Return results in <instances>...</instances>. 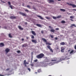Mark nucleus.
<instances>
[{
  "label": "nucleus",
  "instance_id": "nucleus-37",
  "mask_svg": "<svg viewBox=\"0 0 76 76\" xmlns=\"http://www.w3.org/2000/svg\"><path fill=\"white\" fill-rule=\"evenodd\" d=\"M17 53H20V51L18 50L17 51Z\"/></svg>",
  "mask_w": 76,
  "mask_h": 76
},
{
  "label": "nucleus",
  "instance_id": "nucleus-57",
  "mask_svg": "<svg viewBox=\"0 0 76 76\" xmlns=\"http://www.w3.org/2000/svg\"><path fill=\"white\" fill-rule=\"evenodd\" d=\"M58 1H61V0H57Z\"/></svg>",
  "mask_w": 76,
  "mask_h": 76
},
{
  "label": "nucleus",
  "instance_id": "nucleus-50",
  "mask_svg": "<svg viewBox=\"0 0 76 76\" xmlns=\"http://www.w3.org/2000/svg\"><path fill=\"white\" fill-rule=\"evenodd\" d=\"M22 41H24V39L23 38L21 39Z\"/></svg>",
  "mask_w": 76,
  "mask_h": 76
},
{
  "label": "nucleus",
  "instance_id": "nucleus-28",
  "mask_svg": "<svg viewBox=\"0 0 76 76\" xmlns=\"http://www.w3.org/2000/svg\"><path fill=\"white\" fill-rule=\"evenodd\" d=\"M45 18L47 19H51V18L50 17H46Z\"/></svg>",
  "mask_w": 76,
  "mask_h": 76
},
{
  "label": "nucleus",
  "instance_id": "nucleus-1",
  "mask_svg": "<svg viewBox=\"0 0 76 76\" xmlns=\"http://www.w3.org/2000/svg\"><path fill=\"white\" fill-rule=\"evenodd\" d=\"M53 59L51 60V61H57L55 63H58L59 62H60L61 61H62L63 60H64V59L63 58H53Z\"/></svg>",
  "mask_w": 76,
  "mask_h": 76
},
{
  "label": "nucleus",
  "instance_id": "nucleus-3",
  "mask_svg": "<svg viewBox=\"0 0 76 76\" xmlns=\"http://www.w3.org/2000/svg\"><path fill=\"white\" fill-rule=\"evenodd\" d=\"M67 4H68V5H69V6H72L73 8L75 7H76V5L74 4H72L71 3H67Z\"/></svg>",
  "mask_w": 76,
  "mask_h": 76
},
{
  "label": "nucleus",
  "instance_id": "nucleus-63",
  "mask_svg": "<svg viewBox=\"0 0 76 76\" xmlns=\"http://www.w3.org/2000/svg\"><path fill=\"white\" fill-rule=\"evenodd\" d=\"M31 66H33V65L32 64L31 65Z\"/></svg>",
  "mask_w": 76,
  "mask_h": 76
},
{
  "label": "nucleus",
  "instance_id": "nucleus-21",
  "mask_svg": "<svg viewBox=\"0 0 76 76\" xmlns=\"http://www.w3.org/2000/svg\"><path fill=\"white\" fill-rule=\"evenodd\" d=\"M50 31L52 32H53V33H54L55 32V30L53 29H51L50 30Z\"/></svg>",
  "mask_w": 76,
  "mask_h": 76
},
{
  "label": "nucleus",
  "instance_id": "nucleus-46",
  "mask_svg": "<svg viewBox=\"0 0 76 76\" xmlns=\"http://www.w3.org/2000/svg\"><path fill=\"white\" fill-rule=\"evenodd\" d=\"M56 50H59V48L58 47H57L56 48Z\"/></svg>",
  "mask_w": 76,
  "mask_h": 76
},
{
  "label": "nucleus",
  "instance_id": "nucleus-51",
  "mask_svg": "<svg viewBox=\"0 0 76 76\" xmlns=\"http://www.w3.org/2000/svg\"><path fill=\"white\" fill-rule=\"evenodd\" d=\"M75 50H76V45L75 46Z\"/></svg>",
  "mask_w": 76,
  "mask_h": 76
},
{
  "label": "nucleus",
  "instance_id": "nucleus-54",
  "mask_svg": "<svg viewBox=\"0 0 76 76\" xmlns=\"http://www.w3.org/2000/svg\"><path fill=\"white\" fill-rule=\"evenodd\" d=\"M4 29H7V27H4Z\"/></svg>",
  "mask_w": 76,
  "mask_h": 76
},
{
  "label": "nucleus",
  "instance_id": "nucleus-52",
  "mask_svg": "<svg viewBox=\"0 0 76 76\" xmlns=\"http://www.w3.org/2000/svg\"><path fill=\"white\" fill-rule=\"evenodd\" d=\"M26 39H29V37H26Z\"/></svg>",
  "mask_w": 76,
  "mask_h": 76
},
{
  "label": "nucleus",
  "instance_id": "nucleus-26",
  "mask_svg": "<svg viewBox=\"0 0 76 76\" xmlns=\"http://www.w3.org/2000/svg\"><path fill=\"white\" fill-rule=\"evenodd\" d=\"M46 44H47L48 45H51V43H50L49 42H46Z\"/></svg>",
  "mask_w": 76,
  "mask_h": 76
},
{
  "label": "nucleus",
  "instance_id": "nucleus-44",
  "mask_svg": "<svg viewBox=\"0 0 76 76\" xmlns=\"http://www.w3.org/2000/svg\"><path fill=\"white\" fill-rule=\"evenodd\" d=\"M25 12H29V11L27 10H25Z\"/></svg>",
  "mask_w": 76,
  "mask_h": 76
},
{
  "label": "nucleus",
  "instance_id": "nucleus-18",
  "mask_svg": "<svg viewBox=\"0 0 76 76\" xmlns=\"http://www.w3.org/2000/svg\"><path fill=\"white\" fill-rule=\"evenodd\" d=\"M74 53V50H72L70 52L69 54H72V53Z\"/></svg>",
  "mask_w": 76,
  "mask_h": 76
},
{
  "label": "nucleus",
  "instance_id": "nucleus-7",
  "mask_svg": "<svg viewBox=\"0 0 76 76\" xmlns=\"http://www.w3.org/2000/svg\"><path fill=\"white\" fill-rule=\"evenodd\" d=\"M48 1L49 3H54V0H48Z\"/></svg>",
  "mask_w": 76,
  "mask_h": 76
},
{
  "label": "nucleus",
  "instance_id": "nucleus-13",
  "mask_svg": "<svg viewBox=\"0 0 76 76\" xmlns=\"http://www.w3.org/2000/svg\"><path fill=\"white\" fill-rule=\"evenodd\" d=\"M4 43H1L0 44V47H4Z\"/></svg>",
  "mask_w": 76,
  "mask_h": 76
},
{
  "label": "nucleus",
  "instance_id": "nucleus-41",
  "mask_svg": "<svg viewBox=\"0 0 76 76\" xmlns=\"http://www.w3.org/2000/svg\"><path fill=\"white\" fill-rule=\"evenodd\" d=\"M37 61H38V60L36 59L34 61V62H37Z\"/></svg>",
  "mask_w": 76,
  "mask_h": 76
},
{
  "label": "nucleus",
  "instance_id": "nucleus-24",
  "mask_svg": "<svg viewBox=\"0 0 76 76\" xmlns=\"http://www.w3.org/2000/svg\"><path fill=\"white\" fill-rule=\"evenodd\" d=\"M65 48H66L65 47H62L61 48V49H62V50H64Z\"/></svg>",
  "mask_w": 76,
  "mask_h": 76
},
{
  "label": "nucleus",
  "instance_id": "nucleus-29",
  "mask_svg": "<svg viewBox=\"0 0 76 76\" xmlns=\"http://www.w3.org/2000/svg\"><path fill=\"white\" fill-rule=\"evenodd\" d=\"M31 37L32 39H34V38H35V37H34V36H33V35H31Z\"/></svg>",
  "mask_w": 76,
  "mask_h": 76
},
{
  "label": "nucleus",
  "instance_id": "nucleus-48",
  "mask_svg": "<svg viewBox=\"0 0 76 76\" xmlns=\"http://www.w3.org/2000/svg\"><path fill=\"white\" fill-rule=\"evenodd\" d=\"M9 70H10V68H8V69H7L6 70H7V71Z\"/></svg>",
  "mask_w": 76,
  "mask_h": 76
},
{
  "label": "nucleus",
  "instance_id": "nucleus-61",
  "mask_svg": "<svg viewBox=\"0 0 76 76\" xmlns=\"http://www.w3.org/2000/svg\"><path fill=\"white\" fill-rule=\"evenodd\" d=\"M1 28V26H0V28Z\"/></svg>",
  "mask_w": 76,
  "mask_h": 76
},
{
  "label": "nucleus",
  "instance_id": "nucleus-45",
  "mask_svg": "<svg viewBox=\"0 0 76 76\" xmlns=\"http://www.w3.org/2000/svg\"><path fill=\"white\" fill-rule=\"evenodd\" d=\"M71 49H70L69 50H68V52H70V51H71Z\"/></svg>",
  "mask_w": 76,
  "mask_h": 76
},
{
  "label": "nucleus",
  "instance_id": "nucleus-27",
  "mask_svg": "<svg viewBox=\"0 0 76 76\" xmlns=\"http://www.w3.org/2000/svg\"><path fill=\"white\" fill-rule=\"evenodd\" d=\"M61 23H66V22H65L64 20H63L61 22Z\"/></svg>",
  "mask_w": 76,
  "mask_h": 76
},
{
  "label": "nucleus",
  "instance_id": "nucleus-22",
  "mask_svg": "<svg viewBox=\"0 0 76 76\" xmlns=\"http://www.w3.org/2000/svg\"><path fill=\"white\" fill-rule=\"evenodd\" d=\"M60 10L62 12H65V11H66V10L64 9H60Z\"/></svg>",
  "mask_w": 76,
  "mask_h": 76
},
{
  "label": "nucleus",
  "instance_id": "nucleus-38",
  "mask_svg": "<svg viewBox=\"0 0 76 76\" xmlns=\"http://www.w3.org/2000/svg\"><path fill=\"white\" fill-rule=\"evenodd\" d=\"M8 4H9V5H11V4L10 3V2L9 1V2H8Z\"/></svg>",
  "mask_w": 76,
  "mask_h": 76
},
{
  "label": "nucleus",
  "instance_id": "nucleus-32",
  "mask_svg": "<svg viewBox=\"0 0 76 76\" xmlns=\"http://www.w3.org/2000/svg\"><path fill=\"white\" fill-rule=\"evenodd\" d=\"M53 18L54 19H57L56 17H53Z\"/></svg>",
  "mask_w": 76,
  "mask_h": 76
},
{
  "label": "nucleus",
  "instance_id": "nucleus-16",
  "mask_svg": "<svg viewBox=\"0 0 76 76\" xmlns=\"http://www.w3.org/2000/svg\"><path fill=\"white\" fill-rule=\"evenodd\" d=\"M36 26H38V27H39L40 28H41V27H42V26H41V25L38 24H36Z\"/></svg>",
  "mask_w": 76,
  "mask_h": 76
},
{
  "label": "nucleus",
  "instance_id": "nucleus-17",
  "mask_svg": "<svg viewBox=\"0 0 76 76\" xmlns=\"http://www.w3.org/2000/svg\"><path fill=\"white\" fill-rule=\"evenodd\" d=\"M60 45H64L65 43L64 42H61L60 43Z\"/></svg>",
  "mask_w": 76,
  "mask_h": 76
},
{
  "label": "nucleus",
  "instance_id": "nucleus-2",
  "mask_svg": "<svg viewBox=\"0 0 76 76\" xmlns=\"http://www.w3.org/2000/svg\"><path fill=\"white\" fill-rule=\"evenodd\" d=\"M43 57H44V54L43 53H40L36 56L37 58L39 59L43 58Z\"/></svg>",
  "mask_w": 76,
  "mask_h": 76
},
{
  "label": "nucleus",
  "instance_id": "nucleus-62",
  "mask_svg": "<svg viewBox=\"0 0 76 76\" xmlns=\"http://www.w3.org/2000/svg\"><path fill=\"white\" fill-rule=\"evenodd\" d=\"M31 30H32V29H31Z\"/></svg>",
  "mask_w": 76,
  "mask_h": 76
},
{
  "label": "nucleus",
  "instance_id": "nucleus-35",
  "mask_svg": "<svg viewBox=\"0 0 76 76\" xmlns=\"http://www.w3.org/2000/svg\"><path fill=\"white\" fill-rule=\"evenodd\" d=\"M70 18L71 19H73V18H74V17H73V16H71L70 17Z\"/></svg>",
  "mask_w": 76,
  "mask_h": 76
},
{
  "label": "nucleus",
  "instance_id": "nucleus-55",
  "mask_svg": "<svg viewBox=\"0 0 76 76\" xmlns=\"http://www.w3.org/2000/svg\"><path fill=\"white\" fill-rule=\"evenodd\" d=\"M0 76H4V75H2L0 74Z\"/></svg>",
  "mask_w": 76,
  "mask_h": 76
},
{
  "label": "nucleus",
  "instance_id": "nucleus-31",
  "mask_svg": "<svg viewBox=\"0 0 76 76\" xmlns=\"http://www.w3.org/2000/svg\"><path fill=\"white\" fill-rule=\"evenodd\" d=\"M27 7H28L29 9H31V6L30 5H27Z\"/></svg>",
  "mask_w": 76,
  "mask_h": 76
},
{
  "label": "nucleus",
  "instance_id": "nucleus-36",
  "mask_svg": "<svg viewBox=\"0 0 76 76\" xmlns=\"http://www.w3.org/2000/svg\"><path fill=\"white\" fill-rule=\"evenodd\" d=\"M56 30V31H58L59 30V28H56L55 29Z\"/></svg>",
  "mask_w": 76,
  "mask_h": 76
},
{
  "label": "nucleus",
  "instance_id": "nucleus-4",
  "mask_svg": "<svg viewBox=\"0 0 76 76\" xmlns=\"http://www.w3.org/2000/svg\"><path fill=\"white\" fill-rule=\"evenodd\" d=\"M47 48L49 49L50 51V52H51L52 53H53V49L51 48V46H49V45H48L47 46Z\"/></svg>",
  "mask_w": 76,
  "mask_h": 76
},
{
  "label": "nucleus",
  "instance_id": "nucleus-14",
  "mask_svg": "<svg viewBox=\"0 0 76 76\" xmlns=\"http://www.w3.org/2000/svg\"><path fill=\"white\" fill-rule=\"evenodd\" d=\"M18 28H19V29H20V30H23V28H22V27H21V26H18Z\"/></svg>",
  "mask_w": 76,
  "mask_h": 76
},
{
  "label": "nucleus",
  "instance_id": "nucleus-47",
  "mask_svg": "<svg viewBox=\"0 0 76 76\" xmlns=\"http://www.w3.org/2000/svg\"><path fill=\"white\" fill-rule=\"evenodd\" d=\"M55 39L56 40H57L58 38H57V37H56L55 38Z\"/></svg>",
  "mask_w": 76,
  "mask_h": 76
},
{
  "label": "nucleus",
  "instance_id": "nucleus-9",
  "mask_svg": "<svg viewBox=\"0 0 76 76\" xmlns=\"http://www.w3.org/2000/svg\"><path fill=\"white\" fill-rule=\"evenodd\" d=\"M31 41L32 42H34V44L37 43V41L36 40L32 39Z\"/></svg>",
  "mask_w": 76,
  "mask_h": 76
},
{
  "label": "nucleus",
  "instance_id": "nucleus-40",
  "mask_svg": "<svg viewBox=\"0 0 76 76\" xmlns=\"http://www.w3.org/2000/svg\"><path fill=\"white\" fill-rule=\"evenodd\" d=\"M10 7L11 9H13V7H12V5H10Z\"/></svg>",
  "mask_w": 76,
  "mask_h": 76
},
{
  "label": "nucleus",
  "instance_id": "nucleus-6",
  "mask_svg": "<svg viewBox=\"0 0 76 76\" xmlns=\"http://www.w3.org/2000/svg\"><path fill=\"white\" fill-rule=\"evenodd\" d=\"M5 51L7 53H8L10 51V49L7 48V49H5Z\"/></svg>",
  "mask_w": 76,
  "mask_h": 76
},
{
  "label": "nucleus",
  "instance_id": "nucleus-11",
  "mask_svg": "<svg viewBox=\"0 0 76 76\" xmlns=\"http://www.w3.org/2000/svg\"><path fill=\"white\" fill-rule=\"evenodd\" d=\"M24 63L25 65V66H26V64H29L28 62H26V60L24 61Z\"/></svg>",
  "mask_w": 76,
  "mask_h": 76
},
{
  "label": "nucleus",
  "instance_id": "nucleus-43",
  "mask_svg": "<svg viewBox=\"0 0 76 76\" xmlns=\"http://www.w3.org/2000/svg\"><path fill=\"white\" fill-rule=\"evenodd\" d=\"M49 28H51V29H52V28H53V27H51V26H49Z\"/></svg>",
  "mask_w": 76,
  "mask_h": 76
},
{
  "label": "nucleus",
  "instance_id": "nucleus-49",
  "mask_svg": "<svg viewBox=\"0 0 76 76\" xmlns=\"http://www.w3.org/2000/svg\"><path fill=\"white\" fill-rule=\"evenodd\" d=\"M41 33H42V34H44V31H41Z\"/></svg>",
  "mask_w": 76,
  "mask_h": 76
},
{
  "label": "nucleus",
  "instance_id": "nucleus-20",
  "mask_svg": "<svg viewBox=\"0 0 76 76\" xmlns=\"http://www.w3.org/2000/svg\"><path fill=\"white\" fill-rule=\"evenodd\" d=\"M42 40H43L44 42H47V40L44 38H42Z\"/></svg>",
  "mask_w": 76,
  "mask_h": 76
},
{
  "label": "nucleus",
  "instance_id": "nucleus-23",
  "mask_svg": "<svg viewBox=\"0 0 76 76\" xmlns=\"http://www.w3.org/2000/svg\"><path fill=\"white\" fill-rule=\"evenodd\" d=\"M9 37H10V38H12V36L11 35V34L10 33L9 34Z\"/></svg>",
  "mask_w": 76,
  "mask_h": 76
},
{
  "label": "nucleus",
  "instance_id": "nucleus-56",
  "mask_svg": "<svg viewBox=\"0 0 76 76\" xmlns=\"http://www.w3.org/2000/svg\"><path fill=\"white\" fill-rule=\"evenodd\" d=\"M73 10H75V11H76V10L75 9H73Z\"/></svg>",
  "mask_w": 76,
  "mask_h": 76
},
{
  "label": "nucleus",
  "instance_id": "nucleus-58",
  "mask_svg": "<svg viewBox=\"0 0 76 76\" xmlns=\"http://www.w3.org/2000/svg\"><path fill=\"white\" fill-rule=\"evenodd\" d=\"M70 20H71V21H73V20L71 19Z\"/></svg>",
  "mask_w": 76,
  "mask_h": 76
},
{
  "label": "nucleus",
  "instance_id": "nucleus-33",
  "mask_svg": "<svg viewBox=\"0 0 76 76\" xmlns=\"http://www.w3.org/2000/svg\"><path fill=\"white\" fill-rule=\"evenodd\" d=\"M64 50H63V49H61V53H64Z\"/></svg>",
  "mask_w": 76,
  "mask_h": 76
},
{
  "label": "nucleus",
  "instance_id": "nucleus-59",
  "mask_svg": "<svg viewBox=\"0 0 76 76\" xmlns=\"http://www.w3.org/2000/svg\"><path fill=\"white\" fill-rule=\"evenodd\" d=\"M35 73H36V74H37V72H35Z\"/></svg>",
  "mask_w": 76,
  "mask_h": 76
},
{
  "label": "nucleus",
  "instance_id": "nucleus-25",
  "mask_svg": "<svg viewBox=\"0 0 76 76\" xmlns=\"http://www.w3.org/2000/svg\"><path fill=\"white\" fill-rule=\"evenodd\" d=\"M46 44H47L48 45H51V43H50L49 42H46Z\"/></svg>",
  "mask_w": 76,
  "mask_h": 76
},
{
  "label": "nucleus",
  "instance_id": "nucleus-53",
  "mask_svg": "<svg viewBox=\"0 0 76 76\" xmlns=\"http://www.w3.org/2000/svg\"><path fill=\"white\" fill-rule=\"evenodd\" d=\"M25 25H27V24H28V23H27V22H26L25 23Z\"/></svg>",
  "mask_w": 76,
  "mask_h": 76
},
{
  "label": "nucleus",
  "instance_id": "nucleus-8",
  "mask_svg": "<svg viewBox=\"0 0 76 76\" xmlns=\"http://www.w3.org/2000/svg\"><path fill=\"white\" fill-rule=\"evenodd\" d=\"M16 18H17V16H12L10 17V19H16Z\"/></svg>",
  "mask_w": 76,
  "mask_h": 76
},
{
  "label": "nucleus",
  "instance_id": "nucleus-60",
  "mask_svg": "<svg viewBox=\"0 0 76 76\" xmlns=\"http://www.w3.org/2000/svg\"><path fill=\"white\" fill-rule=\"evenodd\" d=\"M45 58H46V59H47V57H46Z\"/></svg>",
  "mask_w": 76,
  "mask_h": 76
},
{
  "label": "nucleus",
  "instance_id": "nucleus-10",
  "mask_svg": "<svg viewBox=\"0 0 76 76\" xmlns=\"http://www.w3.org/2000/svg\"><path fill=\"white\" fill-rule=\"evenodd\" d=\"M31 33L32 34H33V35H34V36H36V35H37V34H36L35 33V32L34 31H32Z\"/></svg>",
  "mask_w": 76,
  "mask_h": 76
},
{
  "label": "nucleus",
  "instance_id": "nucleus-15",
  "mask_svg": "<svg viewBox=\"0 0 76 76\" xmlns=\"http://www.w3.org/2000/svg\"><path fill=\"white\" fill-rule=\"evenodd\" d=\"M73 26H75V28H76V25L75 24H72L71 26V28H74Z\"/></svg>",
  "mask_w": 76,
  "mask_h": 76
},
{
  "label": "nucleus",
  "instance_id": "nucleus-12",
  "mask_svg": "<svg viewBox=\"0 0 76 76\" xmlns=\"http://www.w3.org/2000/svg\"><path fill=\"white\" fill-rule=\"evenodd\" d=\"M37 16L39 18H40V19H42V20H43V19H44V18L42 17L40 15H37Z\"/></svg>",
  "mask_w": 76,
  "mask_h": 76
},
{
  "label": "nucleus",
  "instance_id": "nucleus-30",
  "mask_svg": "<svg viewBox=\"0 0 76 76\" xmlns=\"http://www.w3.org/2000/svg\"><path fill=\"white\" fill-rule=\"evenodd\" d=\"M50 36L52 38H54V35H50Z\"/></svg>",
  "mask_w": 76,
  "mask_h": 76
},
{
  "label": "nucleus",
  "instance_id": "nucleus-5",
  "mask_svg": "<svg viewBox=\"0 0 76 76\" xmlns=\"http://www.w3.org/2000/svg\"><path fill=\"white\" fill-rule=\"evenodd\" d=\"M19 13L20 15H22V16H26V14H25L24 13L22 12H19Z\"/></svg>",
  "mask_w": 76,
  "mask_h": 76
},
{
  "label": "nucleus",
  "instance_id": "nucleus-19",
  "mask_svg": "<svg viewBox=\"0 0 76 76\" xmlns=\"http://www.w3.org/2000/svg\"><path fill=\"white\" fill-rule=\"evenodd\" d=\"M27 46V44H24V45H22L23 47H26Z\"/></svg>",
  "mask_w": 76,
  "mask_h": 76
},
{
  "label": "nucleus",
  "instance_id": "nucleus-42",
  "mask_svg": "<svg viewBox=\"0 0 76 76\" xmlns=\"http://www.w3.org/2000/svg\"><path fill=\"white\" fill-rule=\"evenodd\" d=\"M61 16H58L57 17V18H61Z\"/></svg>",
  "mask_w": 76,
  "mask_h": 76
},
{
  "label": "nucleus",
  "instance_id": "nucleus-34",
  "mask_svg": "<svg viewBox=\"0 0 76 76\" xmlns=\"http://www.w3.org/2000/svg\"><path fill=\"white\" fill-rule=\"evenodd\" d=\"M38 72L39 73V72H41V69H39V70H38Z\"/></svg>",
  "mask_w": 76,
  "mask_h": 76
},
{
  "label": "nucleus",
  "instance_id": "nucleus-39",
  "mask_svg": "<svg viewBox=\"0 0 76 76\" xmlns=\"http://www.w3.org/2000/svg\"><path fill=\"white\" fill-rule=\"evenodd\" d=\"M27 69L29 70V72H31V69L30 68H28Z\"/></svg>",
  "mask_w": 76,
  "mask_h": 76
}]
</instances>
